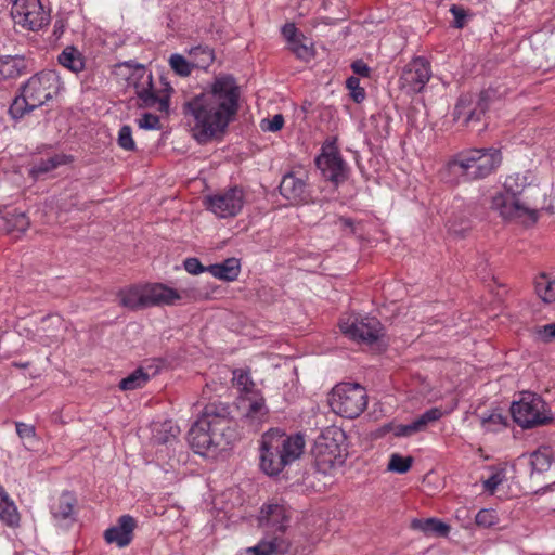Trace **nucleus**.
Instances as JSON below:
<instances>
[{
	"label": "nucleus",
	"instance_id": "obj_15",
	"mask_svg": "<svg viewBox=\"0 0 555 555\" xmlns=\"http://www.w3.org/2000/svg\"><path fill=\"white\" fill-rule=\"evenodd\" d=\"M292 534L263 533L262 539L253 547L246 548L240 555H296Z\"/></svg>",
	"mask_w": 555,
	"mask_h": 555
},
{
	"label": "nucleus",
	"instance_id": "obj_44",
	"mask_svg": "<svg viewBox=\"0 0 555 555\" xmlns=\"http://www.w3.org/2000/svg\"><path fill=\"white\" fill-rule=\"evenodd\" d=\"M346 87L350 91V96L356 103H361L365 99V91L360 87V80L358 77H349L346 80Z\"/></svg>",
	"mask_w": 555,
	"mask_h": 555
},
{
	"label": "nucleus",
	"instance_id": "obj_3",
	"mask_svg": "<svg viewBox=\"0 0 555 555\" xmlns=\"http://www.w3.org/2000/svg\"><path fill=\"white\" fill-rule=\"evenodd\" d=\"M537 195L539 190L526 183L520 173L511 175L504 182V190L492 197L491 208L503 219L524 225H532L539 219Z\"/></svg>",
	"mask_w": 555,
	"mask_h": 555
},
{
	"label": "nucleus",
	"instance_id": "obj_24",
	"mask_svg": "<svg viewBox=\"0 0 555 555\" xmlns=\"http://www.w3.org/2000/svg\"><path fill=\"white\" fill-rule=\"evenodd\" d=\"M120 306L130 310L147 308L144 285H135L118 293Z\"/></svg>",
	"mask_w": 555,
	"mask_h": 555
},
{
	"label": "nucleus",
	"instance_id": "obj_50",
	"mask_svg": "<svg viewBox=\"0 0 555 555\" xmlns=\"http://www.w3.org/2000/svg\"><path fill=\"white\" fill-rule=\"evenodd\" d=\"M15 427L16 434L22 440L26 441L36 439V428L34 425H29L23 422H15Z\"/></svg>",
	"mask_w": 555,
	"mask_h": 555
},
{
	"label": "nucleus",
	"instance_id": "obj_57",
	"mask_svg": "<svg viewBox=\"0 0 555 555\" xmlns=\"http://www.w3.org/2000/svg\"><path fill=\"white\" fill-rule=\"evenodd\" d=\"M118 385H119V389L122 391L133 390L137 388H141V386H142V384H118Z\"/></svg>",
	"mask_w": 555,
	"mask_h": 555
},
{
	"label": "nucleus",
	"instance_id": "obj_45",
	"mask_svg": "<svg viewBox=\"0 0 555 555\" xmlns=\"http://www.w3.org/2000/svg\"><path fill=\"white\" fill-rule=\"evenodd\" d=\"M118 144L126 151H133L135 149V143L132 139V130L130 126L125 125L119 129Z\"/></svg>",
	"mask_w": 555,
	"mask_h": 555
},
{
	"label": "nucleus",
	"instance_id": "obj_13",
	"mask_svg": "<svg viewBox=\"0 0 555 555\" xmlns=\"http://www.w3.org/2000/svg\"><path fill=\"white\" fill-rule=\"evenodd\" d=\"M11 15L15 24L28 30H39L48 25L50 15L40 0H15Z\"/></svg>",
	"mask_w": 555,
	"mask_h": 555
},
{
	"label": "nucleus",
	"instance_id": "obj_47",
	"mask_svg": "<svg viewBox=\"0 0 555 555\" xmlns=\"http://www.w3.org/2000/svg\"><path fill=\"white\" fill-rule=\"evenodd\" d=\"M191 54L195 57H201L198 66L206 67L214 61V52L208 47H196L191 50Z\"/></svg>",
	"mask_w": 555,
	"mask_h": 555
},
{
	"label": "nucleus",
	"instance_id": "obj_7",
	"mask_svg": "<svg viewBox=\"0 0 555 555\" xmlns=\"http://www.w3.org/2000/svg\"><path fill=\"white\" fill-rule=\"evenodd\" d=\"M331 406L344 417L359 416L367 404L366 389L361 384H336L332 389Z\"/></svg>",
	"mask_w": 555,
	"mask_h": 555
},
{
	"label": "nucleus",
	"instance_id": "obj_4",
	"mask_svg": "<svg viewBox=\"0 0 555 555\" xmlns=\"http://www.w3.org/2000/svg\"><path fill=\"white\" fill-rule=\"evenodd\" d=\"M306 446L301 434L287 435L279 429L266 431L260 440V468L268 476H278L300 459Z\"/></svg>",
	"mask_w": 555,
	"mask_h": 555
},
{
	"label": "nucleus",
	"instance_id": "obj_34",
	"mask_svg": "<svg viewBox=\"0 0 555 555\" xmlns=\"http://www.w3.org/2000/svg\"><path fill=\"white\" fill-rule=\"evenodd\" d=\"M538 296L545 302L555 301V280H551L546 274H540L534 282Z\"/></svg>",
	"mask_w": 555,
	"mask_h": 555
},
{
	"label": "nucleus",
	"instance_id": "obj_10",
	"mask_svg": "<svg viewBox=\"0 0 555 555\" xmlns=\"http://www.w3.org/2000/svg\"><path fill=\"white\" fill-rule=\"evenodd\" d=\"M292 511L285 504L269 502L261 506L257 519L263 533L292 534Z\"/></svg>",
	"mask_w": 555,
	"mask_h": 555
},
{
	"label": "nucleus",
	"instance_id": "obj_38",
	"mask_svg": "<svg viewBox=\"0 0 555 555\" xmlns=\"http://www.w3.org/2000/svg\"><path fill=\"white\" fill-rule=\"evenodd\" d=\"M413 464L412 456H402L399 453H392L388 462V470L398 474H405L410 470Z\"/></svg>",
	"mask_w": 555,
	"mask_h": 555
},
{
	"label": "nucleus",
	"instance_id": "obj_49",
	"mask_svg": "<svg viewBox=\"0 0 555 555\" xmlns=\"http://www.w3.org/2000/svg\"><path fill=\"white\" fill-rule=\"evenodd\" d=\"M537 339L542 343H550L555 339V323L539 326L534 330Z\"/></svg>",
	"mask_w": 555,
	"mask_h": 555
},
{
	"label": "nucleus",
	"instance_id": "obj_19",
	"mask_svg": "<svg viewBox=\"0 0 555 555\" xmlns=\"http://www.w3.org/2000/svg\"><path fill=\"white\" fill-rule=\"evenodd\" d=\"M315 466L320 472L327 473L341 463L340 448L335 440L321 437L314 447Z\"/></svg>",
	"mask_w": 555,
	"mask_h": 555
},
{
	"label": "nucleus",
	"instance_id": "obj_16",
	"mask_svg": "<svg viewBox=\"0 0 555 555\" xmlns=\"http://www.w3.org/2000/svg\"><path fill=\"white\" fill-rule=\"evenodd\" d=\"M146 306H175L183 299H195L196 292L194 289H175L163 283L145 284Z\"/></svg>",
	"mask_w": 555,
	"mask_h": 555
},
{
	"label": "nucleus",
	"instance_id": "obj_61",
	"mask_svg": "<svg viewBox=\"0 0 555 555\" xmlns=\"http://www.w3.org/2000/svg\"><path fill=\"white\" fill-rule=\"evenodd\" d=\"M54 28H55V31L61 30V28H63V25H60V27H59L57 24H55Z\"/></svg>",
	"mask_w": 555,
	"mask_h": 555
},
{
	"label": "nucleus",
	"instance_id": "obj_37",
	"mask_svg": "<svg viewBox=\"0 0 555 555\" xmlns=\"http://www.w3.org/2000/svg\"><path fill=\"white\" fill-rule=\"evenodd\" d=\"M481 424L487 431H500L507 427L508 416L500 411H493L488 416L482 417Z\"/></svg>",
	"mask_w": 555,
	"mask_h": 555
},
{
	"label": "nucleus",
	"instance_id": "obj_48",
	"mask_svg": "<svg viewBox=\"0 0 555 555\" xmlns=\"http://www.w3.org/2000/svg\"><path fill=\"white\" fill-rule=\"evenodd\" d=\"M138 126L145 130H155L160 128L159 118L151 113L143 114L138 120Z\"/></svg>",
	"mask_w": 555,
	"mask_h": 555
},
{
	"label": "nucleus",
	"instance_id": "obj_21",
	"mask_svg": "<svg viewBox=\"0 0 555 555\" xmlns=\"http://www.w3.org/2000/svg\"><path fill=\"white\" fill-rule=\"evenodd\" d=\"M137 526L134 518L130 515L119 517L117 525L105 530L104 539L108 544H116L119 547L128 546L133 539V530Z\"/></svg>",
	"mask_w": 555,
	"mask_h": 555
},
{
	"label": "nucleus",
	"instance_id": "obj_56",
	"mask_svg": "<svg viewBox=\"0 0 555 555\" xmlns=\"http://www.w3.org/2000/svg\"><path fill=\"white\" fill-rule=\"evenodd\" d=\"M248 374H249V371H247V370H235L233 372L232 382H235V379H237L238 382H242L244 378L248 379L249 378Z\"/></svg>",
	"mask_w": 555,
	"mask_h": 555
},
{
	"label": "nucleus",
	"instance_id": "obj_41",
	"mask_svg": "<svg viewBox=\"0 0 555 555\" xmlns=\"http://www.w3.org/2000/svg\"><path fill=\"white\" fill-rule=\"evenodd\" d=\"M478 527L490 528L499 522L498 514L494 509H480L475 517Z\"/></svg>",
	"mask_w": 555,
	"mask_h": 555
},
{
	"label": "nucleus",
	"instance_id": "obj_5",
	"mask_svg": "<svg viewBox=\"0 0 555 555\" xmlns=\"http://www.w3.org/2000/svg\"><path fill=\"white\" fill-rule=\"evenodd\" d=\"M501 163L498 150H469L459 153L447 165V171L464 180H476L489 176Z\"/></svg>",
	"mask_w": 555,
	"mask_h": 555
},
{
	"label": "nucleus",
	"instance_id": "obj_9",
	"mask_svg": "<svg viewBox=\"0 0 555 555\" xmlns=\"http://www.w3.org/2000/svg\"><path fill=\"white\" fill-rule=\"evenodd\" d=\"M341 333L350 339L372 345L384 336L382 323L374 317L348 315L339 322Z\"/></svg>",
	"mask_w": 555,
	"mask_h": 555
},
{
	"label": "nucleus",
	"instance_id": "obj_1",
	"mask_svg": "<svg viewBox=\"0 0 555 555\" xmlns=\"http://www.w3.org/2000/svg\"><path fill=\"white\" fill-rule=\"evenodd\" d=\"M240 87L231 75H219L201 93L182 104V114L192 138L199 144L221 139L240 108Z\"/></svg>",
	"mask_w": 555,
	"mask_h": 555
},
{
	"label": "nucleus",
	"instance_id": "obj_58",
	"mask_svg": "<svg viewBox=\"0 0 555 555\" xmlns=\"http://www.w3.org/2000/svg\"><path fill=\"white\" fill-rule=\"evenodd\" d=\"M339 222L343 227H346V228H351L352 229V225H353V221L349 218H339Z\"/></svg>",
	"mask_w": 555,
	"mask_h": 555
},
{
	"label": "nucleus",
	"instance_id": "obj_59",
	"mask_svg": "<svg viewBox=\"0 0 555 555\" xmlns=\"http://www.w3.org/2000/svg\"><path fill=\"white\" fill-rule=\"evenodd\" d=\"M54 28H55V31L61 30V28H63V25H60V27H59L57 24H55Z\"/></svg>",
	"mask_w": 555,
	"mask_h": 555
},
{
	"label": "nucleus",
	"instance_id": "obj_6",
	"mask_svg": "<svg viewBox=\"0 0 555 555\" xmlns=\"http://www.w3.org/2000/svg\"><path fill=\"white\" fill-rule=\"evenodd\" d=\"M511 414L515 423L522 428H532L552 421V413L541 396L522 391L518 400L513 401Z\"/></svg>",
	"mask_w": 555,
	"mask_h": 555
},
{
	"label": "nucleus",
	"instance_id": "obj_31",
	"mask_svg": "<svg viewBox=\"0 0 555 555\" xmlns=\"http://www.w3.org/2000/svg\"><path fill=\"white\" fill-rule=\"evenodd\" d=\"M59 63L74 73L85 68V60L78 49L73 46L66 47L59 55Z\"/></svg>",
	"mask_w": 555,
	"mask_h": 555
},
{
	"label": "nucleus",
	"instance_id": "obj_2",
	"mask_svg": "<svg viewBox=\"0 0 555 555\" xmlns=\"http://www.w3.org/2000/svg\"><path fill=\"white\" fill-rule=\"evenodd\" d=\"M237 421L231 415L228 403L211 401L205 405L198 420L189 431L191 448L198 454L217 449L224 450L241 439Z\"/></svg>",
	"mask_w": 555,
	"mask_h": 555
},
{
	"label": "nucleus",
	"instance_id": "obj_36",
	"mask_svg": "<svg viewBox=\"0 0 555 555\" xmlns=\"http://www.w3.org/2000/svg\"><path fill=\"white\" fill-rule=\"evenodd\" d=\"M24 67L23 60L12 56L0 59V79L17 77Z\"/></svg>",
	"mask_w": 555,
	"mask_h": 555
},
{
	"label": "nucleus",
	"instance_id": "obj_60",
	"mask_svg": "<svg viewBox=\"0 0 555 555\" xmlns=\"http://www.w3.org/2000/svg\"><path fill=\"white\" fill-rule=\"evenodd\" d=\"M54 28H55V31L61 30V28H63V25H60V27H59L57 24H55Z\"/></svg>",
	"mask_w": 555,
	"mask_h": 555
},
{
	"label": "nucleus",
	"instance_id": "obj_30",
	"mask_svg": "<svg viewBox=\"0 0 555 555\" xmlns=\"http://www.w3.org/2000/svg\"><path fill=\"white\" fill-rule=\"evenodd\" d=\"M0 520L9 527H16L20 524L17 507L5 491L0 494Z\"/></svg>",
	"mask_w": 555,
	"mask_h": 555
},
{
	"label": "nucleus",
	"instance_id": "obj_54",
	"mask_svg": "<svg viewBox=\"0 0 555 555\" xmlns=\"http://www.w3.org/2000/svg\"><path fill=\"white\" fill-rule=\"evenodd\" d=\"M450 12L452 13V15L454 16V25L456 28H462L464 26V20H465V11L457 7V5H452L451 9H450Z\"/></svg>",
	"mask_w": 555,
	"mask_h": 555
},
{
	"label": "nucleus",
	"instance_id": "obj_23",
	"mask_svg": "<svg viewBox=\"0 0 555 555\" xmlns=\"http://www.w3.org/2000/svg\"><path fill=\"white\" fill-rule=\"evenodd\" d=\"M72 160L70 156L63 154H55L48 158H41L34 162L30 169L29 176L34 179H40L44 175H48L61 165H65Z\"/></svg>",
	"mask_w": 555,
	"mask_h": 555
},
{
	"label": "nucleus",
	"instance_id": "obj_42",
	"mask_svg": "<svg viewBox=\"0 0 555 555\" xmlns=\"http://www.w3.org/2000/svg\"><path fill=\"white\" fill-rule=\"evenodd\" d=\"M505 480V472L504 469L495 468L491 472L490 476H488L483 480V489L489 493L493 494L498 487Z\"/></svg>",
	"mask_w": 555,
	"mask_h": 555
},
{
	"label": "nucleus",
	"instance_id": "obj_28",
	"mask_svg": "<svg viewBox=\"0 0 555 555\" xmlns=\"http://www.w3.org/2000/svg\"><path fill=\"white\" fill-rule=\"evenodd\" d=\"M411 527L427 535L447 537L450 532V526L436 518L414 519Z\"/></svg>",
	"mask_w": 555,
	"mask_h": 555
},
{
	"label": "nucleus",
	"instance_id": "obj_26",
	"mask_svg": "<svg viewBox=\"0 0 555 555\" xmlns=\"http://www.w3.org/2000/svg\"><path fill=\"white\" fill-rule=\"evenodd\" d=\"M522 460L531 466V473H543L548 470L553 462V451L550 447H540L534 452L524 455Z\"/></svg>",
	"mask_w": 555,
	"mask_h": 555
},
{
	"label": "nucleus",
	"instance_id": "obj_8",
	"mask_svg": "<svg viewBox=\"0 0 555 555\" xmlns=\"http://www.w3.org/2000/svg\"><path fill=\"white\" fill-rule=\"evenodd\" d=\"M245 192L235 185L217 191L205 197L204 204L207 210L218 218H231L237 216L245 205Z\"/></svg>",
	"mask_w": 555,
	"mask_h": 555
},
{
	"label": "nucleus",
	"instance_id": "obj_53",
	"mask_svg": "<svg viewBox=\"0 0 555 555\" xmlns=\"http://www.w3.org/2000/svg\"><path fill=\"white\" fill-rule=\"evenodd\" d=\"M282 34L284 38L287 40L288 44L302 35L301 33H298L296 26L292 23L285 24L283 26Z\"/></svg>",
	"mask_w": 555,
	"mask_h": 555
},
{
	"label": "nucleus",
	"instance_id": "obj_51",
	"mask_svg": "<svg viewBox=\"0 0 555 555\" xmlns=\"http://www.w3.org/2000/svg\"><path fill=\"white\" fill-rule=\"evenodd\" d=\"M284 117L281 114L274 115L271 119H263L261 121V129L263 131L276 132L283 128Z\"/></svg>",
	"mask_w": 555,
	"mask_h": 555
},
{
	"label": "nucleus",
	"instance_id": "obj_17",
	"mask_svg": "<svg viewBox=\"0 0 555 555\" xmlns=\"http://www.w3.org/2000/svg\"><path fill=\"white\" fill-rule=\"evenodd\" d=\"M431 77L430 65L424 57L413 59L403 69L400 87L408 93L421 92Z\"/></svg>",
	"mask_w": 555,
	"mask_h": 555
},
{
	"label": "nucleus",
	"instance_id": "obj_46",
	"mask_svg": "<svg viewBox=\"0 0 555 555\" xmlns=\"http://www.w3.org/2000/svg\"><path fill=\"white\" fill-rule=\"evenodd\" d=\"M441 416L442 411L438 408H433L424 412L420 417L415 418V421L423 431L429 423L438 421Z\"/></svg>",
	"mask_w": 555,
	"mask_h": 555
},
{
	"label": "nucleus",
	"instance_id": "obj_12",
	"mask_svg": "<svg viewBox=\"0 0 555 555\" xmlns=\"http://www.w3.org/2000/svg\"><path fill=\"white\" fill-rule=\"evenodd\" d=\"M242 385L238 404L244 412L245 422L256 431L268 420L269 409L266 405L263 396L254 388L255 384Z\"/></svg>",
	"mask_w": 555,
	"mask_h": 555
},
{
	"label": "nucleus",
	"instance_id": "obj_25",
	"mask_svg": "<svg viewBox=\"0 0 555 555\" xmlns=\"http://www.w3.org/2000/svg\"><path fill=\"white\" fill-rule=\"evenodd\" d=\"M76 505V495L70 491H64L51 505V514L56 519H67L74 514Z\"/></svg>",
	"mask_w": 555,
	"mask_h": 555
},
{
	"label": "nucleus",
	"instance_id": "obj_39",
	"mask_svg": "<svg viewBox=\"0 0 555 555\" xmlns=\"http://www.w3.org/2000/svg\"><path fill=\"white\" fill-rule=\"evenodd\" d=\"M383 429L384 431H392L396 437H410L416 433L422 431L415 420L410 424H388L385 425Z\"/></svg>",
	"mask_w": 555,
	"mask_h": 555
},
{
	"label": "nucleus",
	"instance_id": "obj_11",
	"mask_svg": "<svg viewBox=\"0 0 555 555\" xmlns=\"http://www.w3.org/2000/svg\"><path fill=\"white\" fill-rule=\"evenodd\" d=\"M132 77L139 80L133 85L135 94L141 101L140 106L146 108H156L158 112L168 114L170 105L169 95H160L154 91L152 74L147 72L144 66L137 65Z\"/></svg>",
	"mask_w": 555,
	"mask_h": 555
},
{
	"label": "nucleus",
	"instance_id": "obj_14",
	"mask_svg": "<svg viewBox=\"0 0 555 555\" xmlns=\"http://www.w3.org/2000/svg\"><path fill=\"white\" fill-rule=\"evenodd\" d=\"M59 90V79L53 72H41L25 83L23 92L30 102V108H37L53 98Z\"/></svg>",
	"mask_w": 555,
	"mask_h": 555
},
{
	"label": "nucleus",
	"instance_id": "obj_20",
	"mask_svg": "<svg viewBox=\"0 0 555 555\" xmlns=\"http://www.w3.org/2000/svg\"><path fill=\"white\" fill-rule=\"evenodd\" d=\"M280 193L294 204L307 201V175L305 172L286 173L280 183Z\"/></svg>",
	"mask_w": 555,
	"mask_h": 555
},
{
	"label": "nucleus",
	"instance_id": "obj_33",
	"mask_svg": "<svg viewBox=\"0 0 555 555\" xmlns=\"http://www.w3.org/2000/svg\"><path fill=\"white\" fill-rule=\"evenodd\" d=\"M162 370L160 361H153L146 365L139 366L131 374L120 379V382H146L156 378Z\"/></svg>",
	"mask_w": 555,
	"mask_h": 555
},
{
	"label": "nucleus",
	"instance_id": "obj_18",
	"mask_svg": "<svg viewBox=\"0 0 555 555\" xmlns=\"http://www.w3.org/2000/svg\"><path fill=\"white\" fill-rule=\"evenodd\" d=\"M315 163L328 180L338 182L344 179L346 164L334 141L323 145L322 153L317 157Z\"/></svg>",
	"mask_w": 555,
	"mask_h": 555
},
{
	"label": "nucleus",
	"instance_id": "obj_32",
	"mask_svg": "<svg viewBox=\"0 0 555 555\" xmlns=\"http://www.w3.org/2000/svg\"><path fill=\"white\" fill-rule=\"evenodd\" d=\"M29 227V219L24 212H9L4 217V229L14 237H20Z\"/></svg>",
	"mask_w": 555,
	"mask_h": 555
},
{
	"label": "nucleus",
	"instance_id": "obj_43",
	"mask_svg": "<svg viewBox=\"0 0 555 555\" xmlns=\"http://www.w3.org/2000/svg\"><path fill=\"white\" fill-rule=\"evenodd\" d=\"M171 68L180 76H189L192 65L180 54H172L169 59Z\"/></svg>",
	"mask_w": 555,
	"mask_h": 555
},
{
	"label": "nucleus",
	"instance_id": "obj_40",
	"mask_svg": "<svg viewBox=\"0 0 555 555\" xmlns=\"http://www.w3.org/2000/svg\"><path fill=\"white\" fill-rule=\"evenodd\" d=\"M34 108H30V102L26 99V94L22 91V95L15 98L13 103L9 108L10 115L17 119L24 116L26 112H30Z\"/></svg>",
	"mask_w": 555,
	"mask_h": 555
},
{
	"label": "nucleus",
	"instance_id": "obj_22",
	"mask_svg": "<svg viewBox=\"0 0 555 555\" xmlns=\"http://www.w3.org/2000/svg\"><path fill=\"white\" fill-rule=\"evenodd\" d=\"M151 440L155 444H167L171 443L178 437L180 429L170 420L165 422H154L151 425Z\"/></svg>",
	"mask_w": 555,
	"mask_h": 555
},
{
	"label": "nucleus",
	"instance_id": "obj_29",
	"mask_svg": "<svg viewBox=\"0 0 555 555\" xmlns=\"http://www.w3.org/2000/svg\"><path fill=\"white\" fill-rule=\"evenodd\" d=\"M483 108H472V101L468 98H461L454 108V120L461 121L462 125H468L472 121L480 120Z\"/></svg>",
	"mask_w": 555,
	"mask_h": 555
},
{
	"label": "nucleus",
	"instance_id": "obj_35",
	"mask_svg": "<svg viewBox=\"0 0 555 555\" xmlns=\"http://www.w3.org/2000/svg\"><path fill=\"white\" fill-rule=\"evenodd\" d=\"M288 49L302 61H310L314 56V48L312 42L301 35L299 38L288 44Z\"/></svg>",
	"mask_w": 555,
	"mask_h": 555
},
{
	"label": "nucleus",
	"instance_id": "obj_52",
	"mask_svg": "<svg viewBox=\"0 0 555 555\" xmlns=\"http://www.w3.org/2000/svg\"><path fill=\"white\" fill-rule=\"evenodd\" d=\"M184 269L191 274H198L201 272L207 271L196 258H188L184 260Z\"/></svg>",
	"mask_w": 555,
	"mask_h": 555
},
{
	"label": "nucleus",
	"instance_id": "obj_27",
	"mask_svg": "<svg viewBox=\"0 0 555 555\" xmlns=\"http://www.w3.org/2000/svg\"><path fill=\"white\" fill-rule=\"evenodd\" d=\"M240 268V262L236 258H229L222 263L207 267V271L219 280L234 281L238 276Z\"/></svg>",
	"mask_w": 555,
	"mask_h": 555
},
{
	"label": "nucleus",
	"instance_id": "obj_55",
	"mask_svg": "<svg viewBox=\"0 0 555 555\" xmlns=\"http://www.w3.org/2000/svg\"><path fill=\"white\" fill-rule=\"evenodd\" d=\"M352 70L360 76L367 77L370 74L369 66L361 60L356 61L351 65Z\"/></svg>",
	"mask_w": 555,
	"mask_h": 555
}]
</instances>
